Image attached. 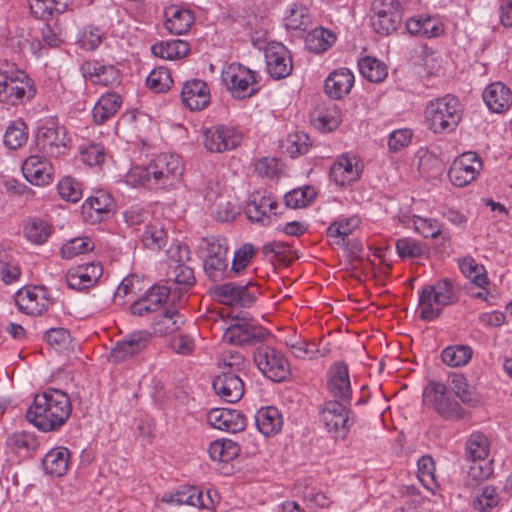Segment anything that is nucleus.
<instances>
[{
    "label": "nucleus",
    "mask_w": 512,
    "mask_h": 512,
    "mask_svg": "<svg viewBox=\"0 0 512 512\" xmlns=\"http://www.w3.org/2000/svg\"><path fill=\"white\" fill-rule=\"evenodd\" d=\"M184 171L182 159L177 154L161 153L146 165H133L124 177L132 188L149 191H168L180 182Z\"/></svg>",
    "instance_id": "obj_1"
},
{
    "label": "nucleus",
    "mask_w": 512,
    "mask_h": 512,
    "mask_svg": "<svg viewBox=\"0 0 512 512\" xmlns=\"http://www.w3.org/2000/svg\"><path fill=\"white\" fill-rule=\"evenodd\" d=\"M72 413L69 395L60 389L48 388L34 396L26 410L27 421L40 432H58Z\"/></svg>",
    "instance_id": "obj_2"
},
{
    "label": "nucleus",
    "mask_w": 512,
    "mask_h": 512,
    "mask_svg": "<svg viewBox=\"0 0 512 512\" xmlns=\"http://www.w3.org/2000/svg\"><path fill=\"white\" fill-rule=\"evenodd\" d=\"M460 294V286L449 278H442L433 285L424 286L419 292L420 318L425 321L436 319L444 307L458 302Z\"/></svg>",
    "instance_id": "obj_3"
},
{
    "label": "nucleus",
    "mask_w": 512,
    "mask_h": 512,
    "mask_svg": "<svg viewBox=\"0 0 512 512\" xmlns=\"http://www.w3.org/2000/svg\"><path fill=\"white\" fill-rule=\"evenodd\" d=\"M424 116L428 128L435 134L451 133L462 119V105L458 98L447 94L429 101Z\"/></svg>",
    "instance_id": "obj_4"
},
{
    "label": "nucleus",
    "mask_w": 512,
    "mask_h": 512,
    "mask_svg": "<svg viewBox=\"0 0 512 512\" xmlns=\"http://www.w3.org/2000/svg\"><path fill=\"white\" fill-rule=\"evenodd\" d=\"M35 94L34 82L24 71L9 64L4 69L0 67L1 103L16 106L30 101Z\"/></svg>",
    "instance_id": "obj_5"
},
{
    "label": "nucleus",
    "mask_w": 512,
    "mask_h": 512,
    "mask_svg": "<svg viewBox=\"0 0 512 512\" xmlns=\"http://www.w3.org/2000/svg\"><path fill=\"white\" fill-rule=\"evenodd\" d=\"M243 362V354H227L219 363L222 372L214 378L212 386L215 393L228 403H236L244 395V383L236 373Z\"/></svg>",
    "instance_id": "obj_6"
},
{
    "label": "nucleus",
    "mask_w": 512,
    "mask_h": 512,
    "mask_svg": "<svg viewBox=\"0 0 512 512\" xmlns=\"http://www.w3.org/2000/svg\"><path fill=\"white\" fill-rule=\"evenodd\" d=\"M423 403L446 420L458 419L463 416L460 404L453 398L447 386L431 380L423 389Z\"/></svg>",
    "instance_id": "obj_7"
},
{
    "label": "nucleus",
    "mask_w": 512,
    "mask_h": 512,
    "mask_svg": "<svg viewBox=\"0 0 512 512\" xmlns=\"http://www.w3.org/2000/svg\"><path fill=\"white\" fill-rule=\"evenodd\" d=\"M480 432H473L465 445L463 486L472 494V504L480 510Z\"/></svg>",
    "instance_id": "obj_8"
},
{
    "label": "nucleus",
    "mask_w": 512,
    "mask_h": 512,
    "mask_svg": "<svg viewBox=\"0 0 512 512\" xmlns=\"http://www.w3.org/2000/svg\"><path fill=\"white\" fill-rule=\"evenodd\" d=\"M350 403L331 399L325 401L320 409V421L335 438H344L353 424Z\"/></svg>",
    "instance_id": "obj_9"
},
{
    "label": "nucleus",
    "mask_w": 512,
    "mask_h": 512,
    "mask_svg": "<svg viewBox=\"0 0 512 512\" xmlns=\"http://www.w3.org/2000/svg\"><path fill=\"white\" fill-rule=\"evenodd\" d=\"M243 140L242 132L229 124H216L204 127L202 142L210 153H225L236 149Z\"/></svg>",
    "instance_id": "obj_10"
},
{
    "label": "nucleus",
    "mask_w": 512,
    "mask_h": 512,
    "mask_svg": "<svg viewBox=\"0 0 512 512\" xmlns=\"http://www.w3.org/2000/svg\"><path fill=\"white\" fill-rule=\"evenodd\" d=\"M66 130L53 119L42 121L36 132L35 144L39 152L49 157L65 153L68 144Z\"/></svg>",
    "instance_id": "obj_11"
},
{
    "label": "nucleus",
    "mask_w": 512,
    "mask_h": 512,
    "mask_svg": "<svg viewBox=\"0 0 512 512\" xmlns=\"http://www.w3.org/2000/svg\"><path fill=\"white\" fill-rule=\"evenodd\" d=\"M370 11L371 25L378 34L389 35L401 23V4L398 0H374Z\"/></svg>",
    "instance_id": "obj_12"
},
{
    "label": "nucleus",
    "mask_w": 512,
    "mask_h": 512,
    "mask_svg": "<svg viewBox=\"0 0 512 512\" xmlns=\"http://www.w3.org/2000/svg\"><path fill=\"white\" fill-rule=\"evenodd\" d=\"M221 79L235 98L243 99L255 93V72L239 63H231L224 67Z\"/></svg>",
    "instance_id": "obj_13"
},
{
    "label": "nucleus",
    "mask_w": 512,
    "mask_h": 512,
    "mask_svg": "<svg viewBox=\"0 0 512 512\" xmlns=\"http://www.w3.org/2000/svg\"><path fill=\"white\" fill-rule=\"evenodd\" d=\"M259 294V288L252 282L245 285L225 283L214 289V296L220 303L242 308L252 306Z\"/></svg>",
    "instance_id": "obj_14"
},
{
    "label": "nucleus",
    "mask_w": 512,
    "mask_h": 512,
    "mask_svg": "<svg viewBox=\"0 0 512 512\" xmlns=\"http://www.w3.org/2000/svg\"><path fill=\"white\" fill-rule=\"evenodd\" d=\"M266 70L276 80L288 77L293 70L290 51L279 42H270L264 50Z\"/></svg>",
    "instance_id": "obj_15"
},
{
    "label": "nucleus",
    "mask_w": 512,
    "mask_h": 512,
    "mask_svg": "<svg viewBox=\"0 0 512 512\" xmlns=\"http://www.w3.org/2000/svg\"><path fill=\"white\" fill-rule=\"evenodd\" d=\"M15 303L19 310L28 315H41L53 301L43 286H28L17 291Z\"/></svg>",
    "instance_id": "obj_16"
},
{
    "label": "nucleus",
    "mask_w": 512,
    "mask_h": 512,
    "mask_svg": "<svg viewBox=\"0 0 512 512\" xmlns=\"http://www.w3.org/2000/svg\"><path fill=\"white\" fill-rule=\"evenodd\" d=\"M326 386L333 399L351 402L352 387L349 369L345 362H334L326 372Z\"/></svg>",
    "instance_id": "obj_17"
},
{
    "label": "nucleus",
    "mask_w": 512,
    "mask_h": 512,
    "mask_svg": "<svg viewBox=\"0 0 512 512\" xmlns=\"http://www.w3.org/2000/svg\"><path fill=\"white\" fill-rule=\"evenodd\" d=\"M480 159L476 152L468 151L458 156L451 164L448 177L457 187H465L476 179L479 174Z\"/></svg>",
    "instance_id": "obj_18"
},
{
    "label": "nucleus",
    "mask_w": 512,
    "mask_h": 512,
    "mask_svg": "<svg viewBox=\"0 0 512 512\" xmlns=\"http://www.w3.org/2000/svg\"><path fill=\"white\" fill-rule=\"evenodd\" d=\"M80 71L85 79L95 85L117 87L122 81V75L118 68L98 60L85 61L82 63Z\"/></svg>",
    "instance_id": "obj_19"
},
{
    "label": "nucleus",
    "mask_w": 512,
    "mask_h": 512,
    "mask_svg": "<svg viewBox=\"0 0 512 512\" xmlns=\"http://www.w3.org/2000/svg\"><path fill=\"white\" fill-rule=\"evenodd\" d=\"M361 160L352 154L344 153L335 160L330 168V179L339 186H347L357 181L362 173Z\"/></svg>",
    "instance_id": "obj_20"
},
{
    "label": "nucleus",
    "mask_w": 512,
    "mask_h": 512,
    "mask_svg": "<svg viewBox=\"0 0 512 512\" xmlns=\"http://www.w3.org/2000/svg\"><path fill=\"white\" fill-rule=\"evenodd\" d=\"M278 202L271 194L253 193L246 205L245 213L252 222L269 225L277 215Z\"/></svg>",
    "instance_id": "obj_21"
},
{
    "label": "nucleus",
    "mask_w": 512,
    "mask_h": 512,
    "mask_svg": "<svg viewBox=\"0 0 512 512\" xmlns=\"http://www.w3.org/2000/svg\"><path fill=\"white\" fill-rule=\"evenodd\" d=\"M23 176L35 186L49 185L54 178V168L43 155H30L22 164Z\"/></svg>",
    "instance_id": "obj_22"
},
{
    "label": "nucleus",
    "mask_w": 512,
    "mask_h": 512,
    "mask_svg": "<svg viewBox=\"0 0 512 512\" xmlns=\"http://www.w3.org/2000/svg\"><path fill=\"white\" fill-rule=\"evenodd\" d=\"M207 422L215 429L229 433H238L247 425L246 416L236 410L229 408H214L207 414Z\"/></svg>",
    "instance_id": "obj_23"
},
{
    "label": "nucleus",
    "mask_w": 512,
    "mask_h": 512,
    "mask_svg": "<svg viewBox=\"0 0 512 512\" xmlns=\"http://www.w3.org/2000/svg\"><path fill=\"white\" fill-rule=\"evenodd\" d=\"M267 335L262 327L236 322L225 330L223 340L231 345L244 347L262 341Z\"/></svg>",
    "instance_id": "obj_24"
},
{
    "label": "nucleus",
    "mask_w": 512,
    "mask_h": 512,
    "mask_svg": "<svg viewBox=\"0 0 512 512\" xmlns=\"http://www.w3.org/2000/svg\"><path fill=\"white\" fill-rule=\"evenodd\" d=\"M103 274L100 263H85L68 270L66 281L68 286L77 291L93 287Z\"/></svg>",
    "instance_id": "obj_25"
},
{
    "label": "nucleus",
    "mask_w": 512,
    "mask_h": 512,
    "mask_svg": "<svg viewBox=\"0 0 512 512\" xmlns=\"http://www.w3.org/2000/svg\"><path fill=\"white\" fill-rule=\"evenodd\" d=\"M258 369L268 379L281 382L290 375V365L284 354H253Z\"/></svg>",
    "instance_id": "obj_26"
},
{
    "label": "nucleus",
    "mask_w": 512,
    "mask_h": 512,
    "mask_svg": "<svg viewBox=\"0 0 512 512\" xmlns=\"http://www.w3.org/2000/svg\"><path fill=\"white\" fill-rule=\"evenodd\" d=\"M210 89L201 79L187 80L181 90V101L191 111H200L210 103Z\"/></svg>",
    "instance_id": "obj_27"
},
{
    "label": "nucleus",
    "mask_w": 512,
    "mask_h": 512,
    "mask_svg": "<svg viewBox=\"0 0 512 512\" xmlns=\"http://www.w3.org/2000/svg\"><path fill=\"white\" fill-rule=\"evenodd\" d=\"M354 82L355 77L350 69L346 67L335 69L325 80V92L332 99H342L350 93Z\"/></svg>",
    "instance_id": "obj_28"
},
{
    "label": "nucleus",
    "mask_w": 512,
    "mask_h": 512,
    "mask_svg": "<svg viewBox=\"0 0 512 512\" xmlns=\"http://www.w3.org/2000/svg\"><path fill=\"white\" fill-rule=\"evenodd\" d=\"M112 206V197L107 192L99 190L84 201L82 214L90 223L101 222L108 217Z\"/></svg>",
    "instance_id": "obj_29"
},
{
    "label": "nucleus",
    "mask_w": 512,
    "mask_h": 512,
    "mask_svg": "<svg viewBox=\"0 0 512 512\" xmlns=\"http://www.w3.org/2000/svg\"><path fill=\"white\" fill-rule=\"evenodd\" d=\"M407 31L414 36L436 38L441 36L445 27L441 19L433 15H417L406 22Z\"/></svg>",
    "instance_id": "obj_30"
},
{
    "label": "nucleus",
    "mask_w": 512,
    "mask_h": 512,
    "mask_svg": "<svg viewBox=\"0 0 512 512\" xmlns=\"http://www.w3.org/2000/svg\"><path fill=\"white\" fill-rule=\"evenodd\" d=\"M482 100L491 112L501 114L510 108L512 93L505 84L494 82L482 92Z\"/></svg>",
    "instance_id": "obj_31"
},
{
    "label": "nucleus",
    "mask_w": 512,
    "mask_h": 512,
    "mask_svg": "<svg viewBox=\"0 0 512 512\" xmlns=\"http://www.w3.org/2000/svg\"><path fill=\"white\" fill-rule=\"evenodd\" d=\"M71 464V452L67 447L52 448L42 459V467L46 474L56 477L64 476Z\"/></svg>",
    "instance_id": "obj_32"
},
{
    "label": "nucleus",
    "mask_w": 512,
    "mask_h": 512,
    "mask_svg": "<svg viewBox=\"0 0 512 512\" xmlns=\"http://www.w3.org/2000/svg\"><path fill=\"white\" fill-rule=\"evenodd\" d=\"M257 429L265 437H273L283 427L284 420L282 413L274 406L261 407L255 414Z\"/></svg>",
    "instance_id": "obj_33"
},
{
    "label": "nucleus",
    "mask_w": 512,
    "mask_h": 512,
    "mask_svg": "<svg viewBox=\"0 0 512 512\" xmlns=\"http://www.w3.org/2000/svg\"><path fill=\"white\" fill-rule=\"evenodd\" d=\"M165 28L175 35H182L188 32L194 24V14L180 6L172 5L165 10Z\"/></svg>",
    "instance_id": "obj_34"
},
{
    "label": "nucleus",
    "mask_w": 512,
    "mask_h": 512,
    "mask_svg": "<svg viewBox=\"0 0 512 512\" xmlns=\"http://www.w3.org/2000/svg\"><path fill=\"white\" fill-rule=\"evenodd\" d=\"M458 268L468 282L463 289L467 295L480 298V267L476 259L470 255L459 257L457 260Z\"/></svg>",
    "instance_id": "obj_35"
},
{
    "label": "nucleus",
    "mask_w": 512,
    "mask_h": 512,
    "mask_svg": "<svg viewBox=\"0 0 512 512\" xmlns=\"http://www.w3.org/2000/svg\"><path fill=\"white\" fill-rule=\"evenodd\" d=\"M122 105V97L114 91H109L101 95L95 103L92 116L97 125H102L115 116Z\"/></svg>",
    "instance_id": "obj_36"
},
{
    "label": "nucleus",
    "mask_w": 512,
    "mask_h": 512,
    "mask_svg": "<svg viewBox=\"0 0 512 512\" xmlns=\"http://www.w3.org/2000/svg\"><path fill=\"white\" fill-rule=\"evenodd\" d=\"M360 223V218L357 216L340 217L328 226L327 237L333 244L344 247L348 244V236L359 227Z\"/></svg>",
    "instance_id": "obj_37"
},
{
    "label": "nucleus",
    "mask_w": 512,
    "mask_h": 512,
    "mask_svg": "<svg viewBox=\"0 0 512 512\" xmlns=\"http://www.w3.org/2000/svg\"><path fill=\"white\" fill-rule=\"evenodd\" d=\"M162 502L172 505H189L199 508L203 505L202 490L192 485H180L171 492L164 493Z\"/></svg>",
    "instance_id": "obj_38"
},
{
    "label": "nucleus",
    "mask_w": 512,
    "mask_h": 512,
    "mask_svg": "<svg viewBox=\"0 0 512 512\" xmlns=\"http://www.w3.org/2000/svg\"><path fill=\"white\" fill-rule=\"evenodd\" d=\"M341 121V110L333 103L318 107L312 114L313 125L316 129L324 133L332 132L337 129Z\"/></svg>",
    "instance_id": "obj_39"
},
{
    "label": "nucleus",
    "mask_w": 512,
    "mask_h": 512,
    "mask_svg": "<svg viewBox=\"0 0 512 512\" xmlns=\"http://www.w3.org/2000/svg\"><path fill=\"white\" fill-rule=\"evenodd\" d=\"M204 197L206 201L215 203L214 215L221 222H231L239 214V207L233 199L216 194L209 188L206 189Z\"/></svg>",
    "instance_id": "obj_40"
},
{
    "label": "nucleus",
    "mask_w": 512,
    "mask_h": 512,
    "mask_svg": "<svg viewBox=\"0 0 512 512\" xmlns=\"http://www.w3.org/2000/svg\"><path fill=\"white\" fill-rule=\"evenodd\" d=\"M336 40L337 36L334 31L316 27L306 35L305 46L310 52L319 54L331 48Z\"/></svg>",
    "instance_id": "obj_41"
},
{
    "label": "nucleus",
    "mask_w": 512,
    "mask_h": 512,
    "mask_svg": "<svg viewBox=\"0 0 512 512\" xmlns=\"http://www.w3.org/2000/svg\"><path fill=\"white\" fill-rule=\"evenodd\" d=\"M152 53L166 60H178L185 57L190 51L188 42L180 39L163 41L151 47Z\"/></svg>",
    "instance_id": "obj_42"
},
{
    "label": "nucleus",
    "mask_w": 512,
    "mask_h": 512,
    "mask_svg": "<svg viewBox=\"0 0 512 512\" xmlns=\"http://www.w3.org/2000/svg\"><path fill=\"white\" fill-rule=\"evenodd\" d=\"M7 446L17 455L27 457L39 447L38 438L31 432H15L7 439Z\"/></svg>",
    "instance_id": "obj_43"
},
{
    "label": "nucleus",
    "mask_w": 512,
    "mask_h": 512,
    "mask_svg": "<svg viewBox=\"0 0 512 512\" xmlns=\"http://www.w3.org/2000/svg\"><path fill=\"white\" fill-rule=\"evenodd\" d=\"M141 242L151 250H160L167 243V231L159 220L149 222L141 234Z\"/></svg>",
    "instance_id": "obj_44"
},
{
    "label": "nucleus",
    "mask_w": 512,
    "mask_h": 512,
    "mask_svg": "<svg viewBox=\"0 0 512 512\" xmlns=\"http://www.w3.org/2000/svg\"><path fill=\"white\" fill-rule=\"evenodd\" d=\"M395 247L401 259H422L429 255L428 247L423 242L411 237L398 239Z\"/></svg>",
    "instance_id": "obj_45"
},
{
    "label": "nucleus",
    "mask_w": 512,
    "mask_h": 512,
    "mask_svg": "<svg viewBox=\"0 0 512 512\" xmlns=\"http://www.w3.org/2000/svg\"><path fill=\"white\" fill-rule=\"evenodd\" d=\"M183 323L184 318L177 310H168L155 318L152 333L155 336H163L175 332Z\"/></svg>",
    "instance_id": "obj_46"
},
{
    "label": "nucleus",
    "mask_w": 512,
    "mask_h": 512,
    "mask_svg": "<svg viewBox=\"0 0 512 512\" xmlns=\"http://www.w3.org/2000/svg\"><path fill=\"white\" fill-rule=\"evenodd\" d=\"M44 339L55 352L68 350L74 352L80 349L78 343L72 340L69 331L64 328H52L48 330L44 335Z\"/></svg>",
    "instance_id": "obj_47"
},
{
    "label": "nucleus",
    "mask_w": 512,
    "mask_h": 512,
    "mask_svg": "<svg viewBox=\"0 0 512 512\" xmlns=\"http://www.w3.org/2000/svg\"><path fill=\"white\" fill-rule=\"evenodd\" d=\"M153 333L148 330H135L118 342L120 352H140L149 348Z\"/></svg>",
    "instance_id": "obj_48"
},
{
    "label": "nucleus",
    "mask_w": 512,
    "mask_h": 512,
    "mask_svg": "<svg viewBox=\"0 0 512 512\" xmlns=\"http://www.w3.org/2000/svg\"><path fill=\"white\" fill-rule=\"evenodd\" d=\"M208 453L213 461L229 462L239 455L240 446L230 439H218L210 444Z\"/></svg>",
    "instance_id": "obj_49"
},
{
    "label": "nucleus",
    "mask_w": 512,
    "mask_h": 512,
    "mask_svg": "<svg viewBox=\"0 0 512 512\" xmlns=\"http://www.w3.org/2000/svg\"><path fill=\"white\" fill-rule=\"evenodd\" d=\"M27 140L28 128L24 121L21 119L11 121L3 135L4 145L11 150H16L22 147Z\"/></svg>",
    "instance_id": "obj_50"
},
{
    "label": "nucleus",
    "mask_w": 512,
    "mask_h": 512,
    "mask_svg": "<svg viewBox=\"0 0 512 512\" xmlns=\"http://www.w3.org/2000/svg\"><path fill=\"white\" fill-rule=\"evenodd\" d=\"M358 67L361 75L370 82H381L387 76L386 65L371 56H365L358 61Z\"/></svg>",
    "instance_id": "obj_51"
},
{
    "label": "nucleus",
    "mask_w": 512,
    "mask_h": 512,
    "mask_svg": "<svg viewBox=\"0 0 512 512\" xmlns=\"http://www.w3.org/2000/svg\"><path fill=\"white\" fill-rule=\"evenodd\" d=\"M29 7L35 18L47 20L54 13H63L67 3L65 0H29Z\"/></svg>",
    "instance_id": "obj_52"
},
{
    "label": "nucleus",
    "mask_w": 512,
    "mask_h": 512,
    "mask_svg": "<svg viewBox=\"0 0 512 512\" xmlns=\"http://www.w3.org/2000/svg\"><path fill=\"white\" fill-rule=\"evenodd\" d=\"M203 267L206 275L212 281H220L224 278H232L231 267L229 268V259L225 257H205Z\"/></svg>",
    "instance_id": "obj_53"
},
{
    "label": "nucleus",
    "mask_w": 512,
    "mask_h": 512,
    "mask_svg": "<svg viewBox=\"0 0 512 512\" xmlns=\"http://www.w3.org/2000/svg\"><path fill=\"white\" fill-rule=\"evenodd\" d=\"M51 234L49 224L40 218H30L24 227V236L32 244L40 245L47 241Z\"/></svg>",
    "instance_id": "obj_54"
},
{
    "label": "nucleus",
    "mask_w": 512,
    "mask_h": 512,
    "mask_svg": "<svg viewBox=\"0 0 512 512\" xmlns=\"http://www.w3.org/2000/svg\"><path fill=\"white\" fill-rule=\"evenodd\" d=\"M417 466L418 479L427 490L435 494V489L438 488V484L435 478L434 459L429 455H424L418 460Z\"/></svg>",
    "instance_id": "obj_55"
},
{
    "label": "nucleus",
    "mask_w": 512,
    "mask_h": 512,
    "mask_svg": "<svg viewBox=\"0 0 512 512\" xmlns=\"http://www.w3.org/2000/svg\"><path fill=\"white\" fill-rule=\"evenodd\" d=\"M173 84V79L168 68L159 66L154 68L146 78L147 87L155 93L166 92Z\"/></svg>",
    "instance_id": "obj_56"
},
{
    "label": "nucleus",
    "mask_w": 512,
    "mask_h": 512,
    "mask_svg": "<svg viewBox=\"0 0 512 512\" xmlns=\"http://www.w3.org/2000/svg\"><path fill=\"white\" fill-rule=\"evenodd\" d=\"M450 380L454 393L464 404L477 406V393L467 383L463 375L456 373L451 374Z\"/></svg>",
    "instance_id": "obj_57"
},
{
    "label": "nucleus",
    "mask_w": 512,
    "mask_h": 512,
    "mask_svg": "<svg viewBox=\"0 0 512 512\" xmlns=\"http://www.w3.org/2000/svg\"><path fill=\"white\" fill-rule=\"evenodd\" d=\"M94 249V242L88 237H76L66 241L60 248L63 259H72Z\"/></svg>",
    "instance_id": "obj_58"
},
{
    "label": "nucleus",
    "mask_w": 512,
    "mask_h": 512,
    "mask_svg": "<svg viewBox=\"0 0 512 512\" xmlns=\"http://www.w3.org/2000/svg\"><path fill=\"white\" fill-rule=\"evenodd\" d=\"M316 197V191L311 186L296 188L284 196L285 205L292 209L306 207Z\"/></svg>",
    "instance_id": "obj_59"
},
{
    "label": "nucleus",
    "mask_w": 512,
    "mask_h": 512,
    "mask_svg": "<svg viewBox=\"0 0 512 512\" xmlns=\"http://www.w3.org/2000/svg\"><path fill=\"white\" fill-rule=\"evenodd\" d=\"M57 190L63 200L72 203L78 202L83 196L81 184L70 176L63 177L58 182Z\"/></svg>",
    "instance_id": "obj_60"
},
{
    "label": "nucleus",
    "mask_w": 512,
    "mask_h": 512,
    "mask_svg": "<svg viewBox=\"0 0 512 512\" xmlns=\"http://www.w3.org/2000/svg\"><path fill=\"white\" fill-rule=\"evenodd\" d=\"M412 223L415 231L425 238H436L441 235L442 225L436 219L413 215Z\"/></svg>",
    "instance_id": "obj_61"
},
{
    "label": "nucleus",
    "mask_w": 512,
    "mask_h": 512,
    "mask_svg": "<svg viewBox=\"0 0 512 512\" xmlns=\"http://www.w3.org/2000/svg\"><path fill=\"white\" fill-rule=\"evenodd\" d=\"M255 255V249L252 244L245 243L234 252L231 264V271L233 277L242 272L249 264Z\"/></svg>",
    "instance_id": "obj_62"
},
{
    "label": "nucleus",
    "mask_w": 512,
    "mask_h": 512,
    "mask_svg": "<svg viewBox=\"0 0 512 512\" xmlns=\"http://www.w3.org/2000/svg\"><path fill=\"white\" fill-rule=\"evenodd\" d=\"M310 22L307 9L302 6H295L290 10L285 19V25L291 30H305Z\"/></svg>",
    "instance_id": "obj_63"
},
{
    "label": "nucleus",
    "mask_w": 512,
    "mask_h": 512,
    "mask_svg": "<svg viewBox=\"0 0 512 512\" xmlns=\"http://www.w3.org/2000/svg\"><path fill=\"white\" fill-rule=\"evenodd\" d=\"M169 294L170 289L168 287L164 285H154L148 289L142 297L151 307H153V310L156 311L166 303Z\"/></svg>",
    "instance_id": "obj_64"
}]
</instances>
